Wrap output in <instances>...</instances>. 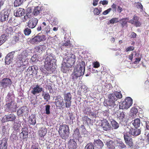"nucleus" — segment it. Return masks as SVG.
<instances>
[{
  "mask_svg": "<svg viewBox=\"0 0 149 149\" xmlns=\"http://www.w3.org/2000/svg\"><path fill=\"white\" fill-rule=\"evenodd\" d=\"M85 64L84 61H81L77 64L75 67L73 73L71 74L72 79L74 81H76L78 78L84 74L85 71Z\"/></svg>",
  "mask_w": 149,
  "mask_h": 149,
  "instance_id": "f257e3e1",
  "label": "nucleus"
},
{
  "mask_svg": "<svg viewBox=\"0 0 149 149\" xmlns=\"http://www.w3.org/2000/svg\"><path fill=\"white\" fill-rule=\"evenodd\" d=\"M58 132L60 137L63 139L66 140L70 135L69 126L65 124L61 125Z\"/></svg>",
  "mask_w": 149,
  "mask_h": 149,
  "instance_id": "f03ea898",
  "label": "nucleus"
},
{
  "mask_svg": "<svg viewBox=\"0 0 149 149\" xmlns=\"http://www.w3.org/2000/svg\"><path fill=\"white\" fill-rule=\"evenodd\" d=\"M22 56H20L16 62V70L18 72H22L25 70L28 66L27 63H26L25 61L23 60Z\"/></svg>",
  "mask_w": 149,
  "mask_h": 149,
  "instance_id": "7ed1b4c3",
  "label": "nucleus"
},
{
  "mask_svg": "<svg viewBox=\"0 0 149 149\" xmlns=\"http://www.w3.org/2000/svg\"><path fill=\"white\" fill-rule=\"evenodd\" d=\"M46 38L45 36L40 33L32 38L30 39L29 41L30 43L33 44H37L40 42L45 41Z\"/></svg>",
  "mask_w": 149,
  "mask_h": 149,
  "instance_id": "20e7f679",
  "label": "nucleus"
},
{
  "mask_svg": "<svg viewBox=\"0 0 149 149\" xmlns=\"http://www.w3.org/2000/svg\"><path fill=\"white\" fill-rule=\"evenodd\" d=\"M76 57L75 55L71 52H67L65 58V60L70 67H72L75 64Z\"/></svg>",
  "mask_w": 149,
  "mask_h": 149,
  "instance_id": "39448f33",
  "label": "nucleus"
},
{
  "mask_svg": "<svg viewBox=\"0 0 149 149\" xmlns=\"http://www.w3.org/2000/svg\"><path fill=\"white\" fill-rule=\"evenodd\" d=\"M132 104V100L130 97H126L125 100L120 104V108L121 109H127L131 106Z\"/></svg>",
  "mask_w": 149,
  "mask_h": 149,
  "instance_id": "423d86ee",
  "label": "nucleus"
},
{
  "mask_svg": "<svg viewBox=\"0 0 149 149\" xmlns=\"http://www.w3.org/2000/svg\"><path fill=\"white\" fill-rule=\"evenodd\" d=\"M17 108V105L15 104L13 100L7 103L5 105V111L9 112H15Z\"/></svg>",
  "mask_w": 149,
  "mask_h": 149,
  "instance_id": "0eeeda50",
  "label": "nucleus"
},
{
  "mask_svg": "<svg viewBox=\"0 0 149 149\" xmlns=\"http://www.w3.org/2000/svg\"><path fill=\"white\" fill-rule=\"evenodd\" d=\"M54 103L56 107L59 109H63L65 108L63 99L60 95H58L56 97Z\"/></svg>",
  "mask_w": 149,
  "mask_h": 149,
  "instance_id": "6e6552de",
  "label": "nucleus"
},
{
  "mask_svg": "<svg viewBox=\"0 0 149 149\" xmlns=\"http://www.w3.org/2000/svg\"><path fill=\"white\" fill-rule=\"evenodd\" d=\"M100 126L103 130L105 131L110 130L112 128L108 121L106 119H103L101 120Z\"/></svg>",
  "mask_w": 149,
  "mask_h": 149,
  "instance_id": "1a4fd4ad",
  "label": "nucleus"
},
{
  "mask_svg": "<svg viewBox=\"0 0 149 149\" xmlns=\"http://www.w3.org/2000/svg\"><path fill=\"white\" fill-rule=\"evenodd\" d=\"M9 11L7 9L2 10L0 13V20L1 22H4L8 19L9 15Z\"/></svg>",
  "mask_w": 149,
  "mask_h": 149,
  "instance_id": "9d476101",
  "label": "nucleus"
},
{
  "mask_svg": "<svg viewBox=\"0 0 149 149\" xmlns=\"http://www.w3.org/2000/svg\"><path fill=\"white\" fill-rule=\"evenodd\" d=\"M127 128L129 130L128 132L129 134L134 137L138 136L141 134V130L140 129L136 128H132L130 126L128 127Z\"/></svg>",
  "mask_w": 149,
  "mask_h": 149,
  "instance_id": "9b49d317",
  "label": "nucleus"
},
{
  "mask_svg": "<svg viewBox=\"0 0 149 149\" xmlns=\"http://www.w3.org/2000/svg\"><path fill=\"white\" fill-rule=\"evenodd\" d=\"M12 83L11 79L7 77L3 78L0 81L1 86L3 88H7L8 86L11 85Z\"/></svg>",
  "mask_w": 149,
  "mask_h": 149,
  "instance_id": "f8f14e48",
  "label": "nucleus"
},
{
  "mask_svg": "<svg viewBox=\"0 0 149 149\" xmlns=\"http://www.w3.org/2000/svg\"><path fill=\"white\" fill-rule=\"evenodd\" d=\"M124 138L126 144L130 147H132L134 145L133 139L128 136L127 132L124 133Z\"/></svg>",
  "mask_w": 149,
  "mask_h": 149,
  "instance_id": "ddd939ff",
  "label": "nucleus"
},
{
  "mask_svg": "<svg viewBox=\"0 0 149 149\" xmlns=\"http://www.w3.org/2000/svg\"><path fill=\"white\" fill-rule=\"evenodd\" d=\"M139 20V17L135 14L133 16L132 19H130L129 22L131 24L134 25L136 27H139L141 25V24Z\"/></svg>",
  "mask_w": 149,
  "mask_h": 149,
  "instance_id": "4468645a",
  "label": "nucleus"
},
{
  "mask_svg": "<svg viewBox=\"0 0 149 149\" xmlns=\"http://www.w3.org/2000/svg\"><path fill=\"white\" fill-rule=\"evenodd\" d=\"M16 119L15 115L12 113L10 114L7 115H5L3 117L2 119V121L3 123H5L9 121H13Z\"/></svg>",
  "mask_w": 149,
  "mask_h": 149,
  "instance_id": "2eb2a0df",
  "label": "nucleus"
},
{
  "mask_svg": "<svg viewBox=\"0 0 149 149\" xmlns=\"http://www.w3.org/2000/svg\"><path fill=\"white\" fill-rule=\"evenodd\" d=\"M38 21L37 18H33L30 19L28 22L27 26L30 28L33 29L36 26Z\"/></svg>",
  "mask_w": 149,
  "mask_h": 149,
  "instance_id": "dca6fc26",
  "label": "nucleus"
},
{
  "mask_svg": "<svg viewBox=\"0 0 149 149\" xmlns=\"http://www.w3.org/2000/svg\"><path fill=\"white\" fill-rule=\"evenodd\" d=\"M43 91V88L39 85H37L32 88L31 93L33 95H35L37 94H39Z\"/></svg>",
  "mask_w": 149,
  "mask_h": 149,
  "instance_id": "f3484780",
  "label": "nucleus"
},
{
  "mask_svg": "<svg viewBox=\"0 0 149 149\" xmlns=\"http://www.w3.org/2000/svg\"><path fill=\"white\" fill-rule=\"evenodd\" d=\"M38 68L37 67L33 65L31 67H29L27 69V71L29 72V74L32 75L36 74L37 73Z\"/></svg>",
  "mask_w": 149,
  "mask_h": 149,
  "instance_id": "a211bd4d",
  "label": "nucleus"
},
{
  "mask_svg": "<svg viewBox=\"0 0 149 149\" xmlns=\"http://www.w3.org/2000/svg\"><path fill=\"white\" fill-rule=\"evenodd\" d=\"M8 139L5 138L0 140V149H7Z\"/></svg>",
  "mask_w": 149,
  "mask_h": 149,
  "instance_id": "6ab92c4d",
  "label": "nucleus"
},
{
  "mask_svg": "<svg viewBox=\"0 0 149 149\" xmlns=\"http://www.w3.org/2000/svg\"><path fill=\"white\" fill-rule=\"evenodd\" d=\"M47 133V130L45 127H42L38 131L39 135L40 136V139L44 140V137Z\"/></svg>",
  "mask_w": 149,
  "mask_h": 149,
  "instance_id": "aec40b11",
  "label": "nucleus"
},
{
  "mask_svg": "<svg viewBox=\"0 0 149 149\" xmlns=\"http://www.w3.org/2000/svg\"><path fill=\"white\" fill-rule=\"evenodd\" d=\"M115 116L116 117L120 120L123 121L125 118V113L123 111H121L119 110L117 111L115 113Z\"/></svg>",
  "mask_w": 149,
  "mask_h": 149,
  "instance_id": "412c9836",
  "label": "nucleus"
},
{
  "mask_svg": "<svg viewBox=\"0 0 149 149\" xmlns=\"http://www.w3.org/2000/svg\"><path fill=\"white\" fill-rule=\"evenodd\" d=\"M116 147L118 149H126L127 146L125 143L121 140H116Z\"/></svg>",
  "mask_w": 149,
  "mask_h": 149,
  "instance_id": "4be33fe9",
  "label": "nucleus"
},
{
  "mask_svg": "<svg viewBox=\"0 0 149 149\" xmlns=\"http://www.w3.org/2000/svg\"><path fill=\"white\" fill-rule=\"evenodd\" d=\"M22 132L20 133V138L23 139L27 138L28 136V129L26 127L22 128Z\"/></svg>",
  "mask_w": 149,
  "mask_h": 149,
  "instance_id": "5701e85b",
  "label": "nucleus"
},
{
  "mask_svg": "<svg viewBox=\"0 0 149 149\" xmlns=\"http://www.w3.org/2000/svg\"><path fill=\"white\" fill-rule=\"evenodd\" d=\"M28 111V108L26 106H23L21 107L17 111V114L19 116H22L23 113Z\"/></svg>",
  "mask_w": 149,
  "mask_h": 149,
  "instance_id": "b1692460",
  "label": "nucleus"
},
{
  "mask_svg": "<svg viewBox=\"0 0 149 149\" xmlns=\"http://www.w3.org/2000/svg\"><path fill=\"white\" fill-rule=\"evenodd\" d=\"M93 143L95 147L97 149H101L104 146L102 142L99 139L94 140Z\"/></svg>",
  "mask_w": 149,
  "mask_h": 149,
  "instance_id": "393cba45",
  "label": "nucleus"
},
{
  "mask_svg": "<svg viewBox=\"0 0 149 149\" xmlns=\"http://www.w3.org/2000/svg\"><path fill=\"white\" fill-rule=\"evenodd\" d=\"M77 148V144L74 139H70L69 141V149H76Z\"/></svg>",
  "mask_w": 149,
  "mask_h": 149,
  "instance_id": "a878e982",
  "label": "nucleus"
},
{
  "mask_svg": "<svg viewBox=\"0 0 149 149\" xmlns=\"http://www.w3.org/2000/svg\"><path fill=\"white\" fill-rule=\"evenodd\" d=\"M24 9L23 8H19L15 11H14V15L17 17H19L23 15L24 13Z\"/></svg>",
  "mask_w": 149,
  "mask_h": 149,
  "instance_id": "bb28decb",
  "label": "nucleus"
},
{
  "mask_svg": "<svg viewBox=\"0 0 149 149\" xmlns=\"http://www.w3.org/2000/svg\"><path fill=\"white\" fill-rule=\"evenodd\" d=\"M36 115L32 114L29 117V123L30 125H34L36 123Z\"/></svg>",
  "mask_w": 149,
  "mask_h": 149,
  "instance_id": "cd10ccee",
  "label": "nucleus"
},
{
  "mask_svg": "<svg viewBox=\"0 0 149 149\" xmlns=\"http://www.w3.org/2000/svg\"><path fill=\"white\" fill-rule=\"evenodd\" d=\"M129 19V18L125 17L123 18L120 20L119 22L121 24V26L122 28H123L125 26L126 27L127 26V22Z\"/></svg>",
  "mask_w": 149,
  "mask_h": 149,
  "instance_id": "c85d7f7f",
  "label": "nucleus"
},
{
  "mask_svg": "<svg viewBox=\"0 0 149 149\" xmlns=\"http://www.w3.org/2000/svg\"><path fill=\"white\" fill-rule=\"evenodd\" d=\"M55 56L52 54H50L48 55L45 60V61H49L53 63L55 61Z\"/></svg>",
  "mask_w": 149,
  "mask_h": 149,
  "instance_id": "c756f323",
  "label": "nucleus"
},
{
  "mask_svg": "<svg viewBox=\"0 0 149 149\" xmlns=\"http://www.w3.org/2000/svg\"><path fill=\"white\" fill-rule=\"evenodd\" d=\"M45 46L44 45H40L36 47V50L38 54L40 55L41 54L42 52L45 51Z\"/></svg>",
  "mask_w": 149,
  "mask_h": 149,
  "instance_id": "7c9ffc66",
  "label": "nucleus"
},
{
  "mask_svg": "<svg viewBox=\"0 0 149 149\" xmlns=\"http://www.w3.org/2000/svg\"><path fill=\"white\" fill-rule=\"evenodd\" d=\"M44 66L45 68L47 71L51 70L53 66V63L49 61H45Z\"/></svg>",
  "mask_w": 149,
  "mask_h": 149,
  "instance_id": "2f4dec72",
  "label": "nucleus"
},
{
  "mask_svg": "<svg viewBox=\"0 0 149 149\" xmlns=\"http://www.w3.org/2000/svg\"><path fill=\"white\" fill-rule=\"evenodd\" d=\"M63 100H72V95L70 92H67L66 91H65L63 92Z\"/></svg>",
  "mask_w": 149,
  "mask_h": 149,
  "instance_id": "473e14b6",
  "label": "nucleus"
},
{
  "mask_svg": "<svg viewBox=\"0 0 149 149\" xmlns=\"http://www.w3.org/2000/svg\"><path fill=\"white\" fill-rule=\"evenodd\" d=\"M106 144L108 148L110 149H114L115 148V143L112 141H107Z\"/></svg>",
  "mask_w": 149,
  "mask_h": 149,
  "instance_id": "72a5a7b5",
  "label": "nucleus"
},
{
  "mask_svg": "<svg viewBox=\"0 0 149 149\" xmlns=\"http://www.w3.org/2000/svg\"><path fill=\"white\" fill-rule=\"evenodd\" d=\"M8 36L4 33L0 36V46L7 39Z\"/></svg>",
  "mask_w": 149,
  "mask_h": 149,
  "instance_id": "f704fd0d",
  "label": "nucleus"
},
{
  "mask_svg": "<svg viewBox=\"0 0 149 149\" xmlns=\"http://www.w3.org/2000/svg\"><path fill=\"white\" fill-rule=\"evenodd\" d=\"M4 33L7 35L8 36L9 35L12 34L13 33V28L11 26H7L5 32Z\"/></svg>",
  "mask_w": 149,
  "mask_h": 149,
  "instance_id": "c9c22d12",
  "label": "nucleus"
},
{
  "mask_svg": "<svg viewBox=\"0 0 149 149\" xmlns=\"http://www.w3.org/2000/svg\"><path fill=\"white\" fill-rule=\"evenodd\" d=\"M133 125L135 128H137L140 126V119L137 118L134 119L132 123Z\"/></svg>",
  "mask_w": 149,
  "mask_h": 149,
  "instance_id": "e433bc0d",
  "label": "nucleus"
},
{
  "mask_svg": "<svg viewBox=\"0 0 149 149\" xmlns=\"http://www.w3.org/2000/svg\"><path fill=\"white\" fill-rule=\"evenodd\" d=\"M41 11L40 7L37 6L35 7L33 11V14L34 15L36 16L39 14Z\"/></svg>",
  "mask_w": 149,
  "mask_h": 149,
  "instance_id": "4c0bfd02",
  "label": "nucleus"
},
{
  "mask_svg": "<svg viewBox=\"0 0 149 149\" xmlns=\"http://www.w3.org/2000/svg\"><path fill=\"white\" fill-rule=\"evenodd\" d=\"M111 124L112 125L111 129H116L119 127L118 123L114 120H112L111 121Z\"/></svg>",
  "mask_w": 149,
  "mask_h": 149,
  "instance_id": "58836bf2",
  "label": "nucleus"
},
{
  "mask_svg": "<svg viewBox=\"0 0 149 149\" xmlns=\"http://www.w3.org/2000/svg\"><path fill=\"white\" fill-rule=\"evenodd\" d=\"M69 67H70L69 65H66L65 63L63 64L61 67V70L63 73H66L68 70Z\"/></svg>",
  "mask_w": 149,
  "mask_h": 149,
  "instance_id": "ea45409f",
  "label": "nucleus"
},
{
  "mask_svg": "<svg viewBox=\"0 0 149 149\" xmlns=\"http://www.w3.org/2000/svg\"><path fill=\"white\" fill-rule=\"evenodd\" d=\"M42 96L43 97L44 99L46 102L48 101L50 99V96L48 93H42Z\"/></svg>",
  "mask_w": 149,
  "mask_h": 149,
  "instance_id": "a19ab883",
  "label": "nucleus"
},
{
  "mask_svg": "<svg viewBox=\"0 0 149 149\" xmlns=\"http://www.w3.org/2000/svg\"><path fill=\"white\" fill-rule=\"evenodd\" d=\"M118 18H113L111 19L108 22V24H114L119 22Z\"/></svg>",
  "mask_w": 149,
  "mask_h": 149,
  "instance_id": "79ce46f5",
  "label": "nucleus"
},
{
  "mask_svg": "<svg viewBox=\"0 0 149 149\" xmlns=\"http://www.w3.org/2000/svg\"><path fill=\"white\" fill-rule=\"evenodd\" d=\"M72 100H64L65 103V107L66 108H70L72 104Z\"/></svg>",
  "mask_w": 149,
  "mask_h": 149,
  "instance_id": "37998d69",
  "label": "nucleus"
},
{
  "mask_svg": "<svg viewBox=\"0 0 149 149\" xmlns=\"http://www.w3.org/2000/svg\"><path fill=\"white\" fill-rule=\"evenodd\" d=\"M24 0H15L14 3V5L15 7H17L21 5L23 3Z\"/></svg>",
  "mask_w": 149,
  "mask_h": 149,
  "instance_id": "c03bdc74",
  "label": "nucleus"
},
{
  "mask_svg": "<svg viewBox=\"0 0 149 149\" xmlns=\"http://www.w3.org/2000/svg\"><path fill=\"white\" fill-rule=\"evenodd\" d=\"M31 32V29L27 27H25L24 30V33L25 36H29Z\"/></svg>",
  "mask_w": 149,
  "mask_h": 149,
  "instance_id": "a18cd8bd",
  "label": "nucleus"
},
{
  "mask_svg": "<svg viewBox=\"0 0 149 149\" xmlns=\"http://www.w3.org/2000/svg\"><path fill=\"white\" fill-rule=\"evenodd\" d=\"M83 121L87 125H88L91 122V120L87 116H84L83 117Z\"/></svg>",
  "mask_w": 149,
  "mask_h": 149,
  "instance_id": "49530a36",
  "label": "nucleus"
},
{
  "mask_svg": "<svg viewBox=\"0 0 149 149\" xmlns=\"http://www.w3.org/2000/svg\"><path fill=\"white\" fill-rule=\"evenodd\" d=\"M74 137L76 138H79L80 136L79 130L76 128L74 131V133L73 134Z\"/></svg>",
  "mask_w": 149,
  "mask_h": 149,
  "instance_id": "de8ad7c7",
  "label": "nucleus"
},
{
  "mask_svg": "<svg viewBox=\"0 0 149 149\" xmlns=\"http://www.w3.org/2000/svg\"><path fill=\"white\" fill-rule=\"evenodd\" d=\"M114 93L115 95L116 98L117 100L118 99H120L122 97V95L120 92H118L117 91L114 92Z\"/></svg>",
  "mask_w": 149,
  "mask_h": 149,
  "instance_id": "09e8293b",
  "label": "nucleus"
},
{
  "mask_svg": "<svg viewBox=\"0 0 149 149\" xmlns=\"http://www.w3.org/2000/svg\"><path fill=\"white\" fill-rule=\"evenodd\" d=\"M94 146L92 143H88L85 147L84 149H94Z\"/></svg>",
  "mask_w": 149,
  "mask_h": 149,
  "instance_id": "8fccbe9b",
  "label": "nucleus"
},
{
  "mask_svg": "<svg viewBox=\"0 0 149 149\" xmlns=\"http://www.w3.org/2000/svg\"><path fill=\"white\" fill-rule=\"evenodd\" d=\"M93 13L95 15H99L102 12V8H100L99 9L97 8H95L93 10Z\"/></svg>",
  "mask_w": 149,
  "mask_h": 149,
  "instance_id": "3c124183",
  "label": "nucleus"
},
{
  "mask_svg": "<svg viewBox=\"0 0 149 149\" xmlns=\"http://www.w3.org/2000/svg\"><path fill=\"white\" fill-rule=\"evenodd\" d=\"M115 101L109 99V101L107 102V104L108 106L114 107L115 105Z\"/></svg>",
  "mask_w": 149,
  "mask_h": 149,
  "instance_id": "603ef678",
  "label": "nucleus"
},
{
  "mask_svg": "<svg viewBox=\"0 0 149 149\" xmlns=\"http://www.w3.org/2000/svg\"><path fill=\"white\" fill-rule=\"evenodd\" d=\"M13 60L9 58L7 56L6 57L5 59V63L7 65H9L12 61Z\"/></svg>",
  "mask_w": 149,
  "mask_h": 149,
  "instance_id": "864d4df0",
  "label": "nucleus"
},
{
  "mask_svg": "<svg viewBox=\"0 0 149 149\" xmlns=\"http://www.w3.org/2000/svg\"><path fill=\"white\" fill-rule=\"evenodd\" d=\"M22 36V34L21 33H19L17 34L15 36L13 37L15 41L16 42L18 41Z\"/></svg>",
  "mask_w": 149,
  "mask_h": 149,
  "instance_id": "5fc2aeb1",
  "label": "nucleus"
},
{
  "mask_svg": "<svg viewBox=\"0 0 149 149\" xmlns=\"http://www.w3.org/2000/svg\"><path fill=\"white\" fill-rule=\"evenodd\" d=\"M109 99L111 100H112L115 101L117 100L116 98V96L114 93L110 94L109 95Z\"/></svg>",
  "mask_w": 149,
  "mask_h": 149,
  "instance_id": "6e6d98bb",
  "label": "nucleus"
},
{
  "mask_svg": "<svg viewBox=\"0 0 149 149\" xmlns=\"http://www.w3.org/2000/svg\"><path fill=\"white\" fill-rule=\"evenodd\" d=\"M31 149H40L38 143H33L31 146Z\"/></svg>",
  "mask_w": 149,
  "mask_h": 149,
  "instance_id": "4d7b16f0",
  "label": "nucleus"
},
{
  "mask_svg": "<svg viewBox=\"0 0 149 149\" xmlns=\"http://www.w3.org/2000/svg\"><path fill=\"white\" fill-rule=\"evenodd\" d=\"M50 106L49 104L46 105L45 106V111H46V113L47 115H49L50 114Z\"/></svg>",
  "mask_w": 149,
  "mask_h": 149,
  "instance_id": "13d9d810",
  "label": "nucleus"
},
{
  "mask_svg": "<svg viewBox=\"0 0 149 149\" xmlns=\"http://www.w3.org/2000/svg\"><path fill=\"white\" fill-rule=\"evenodd\" d=\"M91 111V110L90 108L86 107H85L83 111L84 113L85 114L88 115Z\"/></svg>",
  "mask_w": 149,
  "mask_h": 149,
  "instance_id": "bf43d9fd",
  "label": "nucleus"
},
{
  "mask_svg": "<svg viewBox=\"0 0 149 149\" xmlns=\"http://www.w3.org/2000/svg\"><path fill=\"white\" fill-rule=\"evenodd\" d=\"M15 53V52H12L9 53L7 54V57L8 56L9 58H11L13 60L14 57V54Z\"/></svg>",
  "mask_w": 149,
  "mask_h": 149,
  "instance_id": "052dcab7",
  "label": "nucleus"
},
{
  "mask_svg": "<svg viewBox=\"0 0 149 149\" xmlns=\"http://www.w3.org/2000/svg\"><path fill=\"white\" fill-rule=\"evenodd\" d=\"M17 137L16 135L14 134H12L10 137V139L13 141H14L17 139Z\"/></svg>",
  "mask_w": 149,
  "mask_h": 149,
  "instance_id": "680f3d73",
  "label": "nucleus"
},
{
  "mask_svg": "<svg viewBox=\"0 0 149 149\" xmlns=\"http://www.w3.org/2000/svg\"><path fill=\"white\" fill-rule=\"evenodd\" d=\"M70 41H66L65 43L62 44L63 46H65L68 47H70Z\"/></svg>",
  "mask_w": 149,
  "mask_h": 149,
  "instance_id": "e2e57ef3",
  "label": "nucleus"
},
{
  "mask_svg": "<svg viewBox=\"0 0 149 149\" xmlns=\"http://www.w3.org/2000/svg\"><path fill=\"white\" fill-rule=\"evenodd\" d=\"M89 116H91V118H95L96 116V113L95 112H92L91 111L88 114Z\"/></svg>",
  "mask_w": 149,
  "mask_h": 149,
  "instance_id": "0e129e2a",
  "label": "nucleus"
},
{
  "mask_svg": "<svg viewBox=\"0 0 149 149\" xmlns=\"http://www.w3.org/2000/svg\"><path fill=\"white\" fill-rule=\"evenodd\" d=\"M93 66L94 68H97L100 66V64L99 62L96 61L93 63Z\"/></svg>",
  "mask_w": 149,
  "mask_h": 149,
  "instance_id": "69168bd1",
  "label": "nucleus"
},
{
  "mask_svg": "<svg viewBox=\"0 0 149 149\" xmlns=\"http://www.w3.org/2000/svg\"><path fill=\"white\" fill-rule=\"evenodd\" d=\"M138 111L137 109L135 108H132L131 110V112L134 114H136Z\"/></svg>",
  "mask_w": 149,
  "mask_h": 149,
  "instance_id": "338daca9",
  "label": "nucleus"
},
{
  "mask_svg": "<svg viewBox=\"0 0 149 149\" xmlns=\"http://www.w3.org/2000/svg\"><path fill=\"white\" fill-rule=\"evenodd\" d=\"M50 29H51L50 27L49 26H46L45 29V30L47 34L49 33L50 31Z\"/></svg>",
  "mask_w": 149,
  "mask_h": 149,
  "instance_id": "774afa93",
  "label": "nucleus"
}]
</instances>
